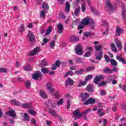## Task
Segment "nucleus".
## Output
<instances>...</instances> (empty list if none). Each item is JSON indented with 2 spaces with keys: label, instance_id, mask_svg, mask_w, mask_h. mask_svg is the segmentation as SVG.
<instances>
[{
  "label": "nucleus",
  "instance_id": "obj_1",
  "mask_svg": "<svg viewBox=\"0 0 126 126\" xmlns=\"http://www.w3.org/2000/svg\"><path fill=\"white\" fill-rule=\"evenodd\" d=\"M94 49L95 51H97L95 53L96 60L101 61L102 58H103V52L101 51L102 50V45L95 46Z\"/></svg>",
  "mask_w": 126,
  "mask_h": 126
},
{
  "label": "nucleus",
  "instance_id": "obj_2",
  "mask_svg": "<svg viewBox=\"0 0 126 126\" xmlns=\"http://www.w3.org/2000/svg\"><path fill=\"white\" fill-rule=\"evenodd\" d=\"M91 111V109H87L86 111H84L82 113H80L77 111H74L73 112V116L76 118H84L85 120H87V117H86V115L88 113H89Z\"/></svg>",
  "mask_w": 126,
  "mask_h": 126
},
{
  "label": "nucleus",
  "instance_id": "obj_3",
  "mask_svg": "<svg viewBox=\"0 0 126 126\" xmlns=\"http://www.w3.org/2000/svg\"><path fill=\"white\" fill-rule=\"evenodd\" d=\"M82 24L84 25H88L90 24H94V22L93 19L89 18V17H86L82 20Z\"/></svg>",
  "mask_w": 126,
  "mask_h": 126
},
{
  "label": "nucleus",
  "instance_id": "obj_4",
  "mask_svg": "<svg viewBox=\"0 0 126 126\" xmlns=\"http://www.w3.org/2000/svg\"><path fill=\"white\" fill-rule=\"evenodd\" d=\"M40 51L41 47L37 46L33 49L32 52H30L29 54V56H30V57H33V56H35V55H38Z\"/></svg>",
  "mask_w": 126,
  "mask_h": 126
},
{
  "label": "nucleus",
  "instance_id": "obj_5",
  "mask_svg": "<svg viewBox=\"0 0 126 126\" xmlns=\"http://www.w3.org/2000/svg\"><path fill=\"white\" fill-rule=\"evenodd\" d=\"M75 51L76 54L80 56L83 54V51H82V45L81 44H78L75 48Z\"/></svg>",
  "mask_w": 126,
  "mask_h": 126
},
{
  "label": "nucleus",
  "instance_id": "obj_6",
  "mask_svg": "<svg viewBox=\"0 0 126 126\" xmlns=\"http://www.w3.org/2000/svg\"><path fill=\"white\" fill-rule=\"evenodd\" d=\"M43 74H42V73L40 71H36L35 72H34V74H32V77L33 79H35V80H37L38 78H41L42 77Z\"/></svg>",
  "mask_w": 126,
  "mask_h": 126
},
{
  "label": "nucleus",
  "instance_id": "obj_7",
  "mask_svg": "<svg viewBox=\"0 0 126 126\" xmlns=\"http://www.w3.org/2000/svg\"><path fill=\"white\" fill-rule=\"evenodd\" d=\"M103 78H105V76L103 75H96L94 79V82L95 84H98L99 81H100L101 79H103Z\"/></svg>",
  "mask_w": 126,
  "mask_h": 126
},
{
  "label": "nucleus",
  "instance_id": "obj_8",
  "mask_svg": "<svg viewBox=\"0 0 126 126\" xmlns=\"http://www.w3.org/2000/svg\"><path fill=\"white\" fill-rule=\"evenodd\" d=\"M106 8H108L110 11H115V9L114 7H113V5H112V3H111V1H110V0H106Z\"/></svg>",
  "mask_w": 126,
  "mask_h": 126
},
{
  "label": "nucleus",
  "instance_id": "obj_9",
  "mask_svg": "<svg viewBox=\"0 0 126 126\" xmlns=\"http://www.w3.org/2000/svg\"><path fill=\"white\" fill-rule=\"evenodd\" d=\"M82 102H86V100L90 97V95L87 93H82L80 94Z\"/></svg>",
  "mask_w": 126,
  "mask_h": 126
},
{
  "label": "nucleus",
  "instance_id": "obj_10",
  "mask_svg": "<svg viewBox=\"0 0 126 126\" xmlns=\"http://www.w3.org/2000/svg\"><path fill=\"white\" fill-rule=\"evenodd\" d=\"M73 84H74V81L70 78H67V80L65 81V86H73Z\"/></svg>",
  "mask_w": 126,
  "mask_h": 126
},
{
  "label": "nucleus",
  "instance_id": "obj_11",
  "mask_svg": "<svg viewBox=\"0 0 126 126\" xmlns=\"http://www.w3.org/2000/svg\"><path fill=\"white\" fill-rule=\"evenodd\" d=\"M28 37L31 42H34V41H35V36H34V34L32 31L29 32L28 33Z\"/></svg>",
  "mask_w": 126,
  "mask_h": 126
},
{
  "label": "nucleus",
  "instance_id": "obj_12",
  "mask_svg": "<svg viewBox=\"0 0 126 126\" xmlns=\"http://www.w3.org/2000/svg\"><path fill=\"white\" fill-rule=\"evenodd\" d=\"M46 87L47 90L49 91L50 93H53L55 90V88L53 87V84H52V83H48L46 85Z\"/></svg>",
  "mask_w": 126,
  "mask_h": 126
},
{
  "label": "nucleus",
  "instance_id": "obj_13",
  "mask_svg": "<svg viewBox=\"0 0 126 126\" xmlns=\"http://www.w3.org/2000/svg\"><path fill=\"white\" fill-rule=\"evenodd\" d=\"M63 31V25L61 23H59L57 25V32L58 34H62Z\"/></svg>",
  "mask_w": 126,
  "mask_h": 126
},
{
  "label": "nucleus",
  "instance_id": "obj_14",
  "mask_svg": "<svg viewBox=\"0 0 126 126\" xmlns=\"http://www.w3.org/2000/svg\"><path fill=\"white\" fill-rule=\"evenodd\" d=\"M79 40V38L74 35H71L69 39V41L71 42V43H76V42H77Z\"/></svg>",
  "mask_w": 126,
  "mask_h": 126
},
{
  "label": "nucleus",
  "instance_id": "obj_15",
  "mask_svg": "<svg viewBox=\"0 0 126 126\" xmlns=\"http://www.w3.org/2000/svg\"><path fill=\"white\" fill-rule=\"evenodd\" d=\"M95 103H96V100L92 97H90L88 100L84 102V104L85 105H89V104H95Z\"/></svg>",
  "mask_w": 126,
  "mask_h": 126
},
{
  "label": "nucleus",
  "instance_id": "obj_16",
  "mask_svg": "<svg viewBox=\"0 0 126 126\" xmlns=\"http://www.w3.org/2000/svg\"><path fill=\"white\" fill-rule=\"evenodd\" d=\"M115 43L119 50H120V51H122V48H123V44H122L121 41L118 40V39H115Z\"/></svg>",
  "mask_w": 126,
  "mask_h": 126
},
{
  "label": "nucleus",
  "instance_id": "obj_17",
  "mask_svg": "<svg viewBox=\"0 0 126 126\" xmlns=\"http://www.w3.org/2000/svg\"><path fill=\"white\" fill-rule=\"evenodd\" d=\"M5 114L7 116L12 117V118H15V117H16V113H15V111L13 110L6 112Z\"/></svg>",
  "mask_w": 126,
  "mask_h": 126
},
{
  "label": "nucleus",
  "instance_id": "obj_18",
  "mask_svg": "<svg viewBox=\"0 0 126 126\" xmlns=\"http://www.w3.org/2000/svg\"><path fill=\"white\" fill-rule=\"evenodd\" d=\"M116 36H120L121 34H123L124 33V30L123 29L121 28L120 27H117L116 28Z\"/></svg>",
  "mask_w": 126,
  "mask_h": 126
},
{
  "label": "nucleus",
  "instance_id": "obj_19",
  "mask_svg": "<svg viewBox=\"0 0 126 126\" xmlns=\"http://www.w3.org/2000/svg\"><path fill=\"white\" fill-rule=\"evenodd\" d=\"M116 59L119 61V62H120L121 63H122L124 64H126V59L124 58H122V56H116Z\"/></svg>",
  "mask_w": 126,
  "mask_h": 126
},
{
  "label": "nucleus",
  "instance_id": "obj_20",
  "mask_svg": "<svg viewBox=\"0 0 126 126\" xmlns=\"http://www.w3.org/2000/svg\"><path fill=\"white\" fill-rule=\"evenodd\" d=\"M11 103L13 104L15 106H20L21 105V103L19 101H17L16 99H11L10 100Z\"/></svg>",
  "mask_w": 126,
  "mask_h": 126
},
{
  "label": "nucleus",
  "instance_id": "obj_21",
  "mask_svg": "<svg viewBox=\"0 0 126 126\" xmlns=\"http://www.w3.org/2000/svg\"><path fill=\"white\" fill-rule=\"evenodd\" d=\"M70 10V4H69V2L68 1L66 2V6L65 8V12L66 13H68Z\"/></svg>",
  "mask_w": 126,
  "mask_h": 126
},
{
  "label": "nucleus",
  "instance_id": "obj_22",
  "mask_svg": "<svg viewBox=\"0 0 126 126\" xmlns=\"http://www.w3.org/2000/svg\"><path fill=\"white\" fill-rule=\"evenodd\" d=\"M103 72H104V73H107L108 74H110L111 73H113L114 71H113V70L107 67L103 69Z\"/></svg>",
  "mask_w": 126,
  "mask_h": 126
},
{
  "label": "nucleus",
  "instance_id": "obj_23",
  "mask_svg": "<svg viewBox=\"0 0 126 126\" xmlns=\"http://www.w3.org/2000/svg\"><path fill=\"white\" fill-rule=\"evenodd\" d=\"M49 112L53 117H59V116H58V114H57V112H56V111L53 109L49 108Z\"/></svg>",
  "mask_w": 126,
  "mask_h": 126
},
{
  "label": "nucleus",
  "instance_id": "obj_24",
  "mask_svg": "<svg viewBox=\"0 0 126 126\" xmlns=\"http://www.w3.org/2000/svg\"><path fill=\"white\" fill-rule=\"evenodd\" d=\"M45 105L47 107H51V108H55V105L52 103L51 100H49L48 101H46Z\"/></svg>",
  "mask_w": 126,
  "mask_h": 126
},
{
  "label": "nucleus",
  "instance_id": "obj_25",
  "mask_svg": "<svg viewBox=\"0 0 126 126\" xmlns=\"http://www.w3.org/2000/svg\"><path fill=\"white\" fill-rule=\"evenodd\" d=\"M39 94L41 96V97H42V98H47L48 96H47V94H46V93H45V92H44V91L41 90L39 91Z\"/></svg>",
  "mask_w": 126,
  "mask_h": 126
},
{
  "label": "nucleus",
  "instance_id": "obj_26",
  "mask_svg": "<svg viewBox=\"0 0 126 126\" xmlns=\"http://www.w3.org/2000/svg\"><path fill=\"white\" fill-rule=\"evenodd\" d=\"M86 90L88 92L92 93V92H93V88H92V85H88L86 87Z\"/></svg>",
  "mask_w": 126,
  "mask_h": 126
},
{
  "label": "nucleus",
  "instance_id": "obj_27",
  "mask_svg": "<svg viewBox=\"0 0 126 126\" xmlns=\"http://www.w3.org/2000/svg\"><path fill=\"white\" fill-rule=\"evenodd\" d=\"M97 114L99 117H103L105 115V113L103 112V109H99L97 110Z\"/></svg>",
  "mask_w": 126,
  "mask_h": 126
},
{
  "label": "nucleus",
  "instance_id": "obj_28",
  "mask_svg": "<svg viewBox=\"0 0 126 126\" xmlns=\"http://www.w3.org/2000/svg\"><path fill=\"white\" fill-rule=\"evenodd\" d=\"M86 83H87V82L82 81L80 80V82L78 84V87H81L82 86H85V85H86Z\"/></svg>",
  "mask_w": 126,
  "mask_h": 126
},
{
  "label": "nucleus",
  "instance_id": "obj_29",
  "mask_svg": "<svg viewBox=\"0 0 126 126\" xmlns=\"http://www.w3.org/2000/svg\"><path fill=\"white\" fill-rule=\"evenodd\" d=\"M22 108H28L29 109L31 107V103H23L22 104Z\"/></svg>",
  "mask_w": 126,
  "mask_h": 126
},
{
  "label": "nucleus",
  "instance_id": "obj_30",
  "mask_svg": "<svg viewBox=\"0 0 126 126\" xmlns=\"http://www.w3.org/2000/svg\"><path fill=\"white\" fill-rule=\"evenodd\" d=\"M40 18H43V19L46 18V12H45V11L43 10L40 12Z\"/></svg>",
  "mask_w": 126,
  "mask_h": 126
},
{
  "label": "nucleus",
  "instance_id": "obj_31",
  "mask_svg": "<svg viewBox=\"0 0 126 126\" xmlns=\"http://www.w3.org/2000/svg\"><path fill=\"white\" fill-rule=\"evenodd\" d=\"M84 72V69H80L79 70H77L75 72V74H77V75H80L82 74Z\"/></svg>",
  "mask_w": 126,
  "mask_h": 126
},
{
  "label": "nucleus",
  "instance_id": "obj_32",
  "mask_svg": "<svg viewBox=\"0 0 126 126\" xmlns=\"http://www.w3.org/2000/svg\"><path fill=\"white\" fill-rule=\"evenodd\" d=\"M79 13H80V7L79 6L77 8L75 9L74 15H75V16H77Z\"/></svg>",
  "mask_w": 126,
  "mask_h": 126
},
{
  "label": "nucleus",
  "instance_id": "obj_33",
  "mask_svg": "<svg viewBox=\"0 0 126 126\" xmlns=\"http://www.w3.org/2000/svg\"><path fill=\"white\" fill-rule=\"evenodd\" d=\"M91 10L92 12H93V13H94V14L95 15H99V14H100V13H99V12H98L97 11L95 10L94 9V8H93V7H91Z\"/></svg>",
  "mask_w": 126,
  "mask_h": 126
},
{
  "label": "nucleus",
  "instance_id": "obj_34",
  "mask_svg": "<svg viewBox=\"0 0 126 126\" xmlns=\"http://www.w3.org/2000/svg\"><path fill=\"white\" fill-rule=\"evenodd\" d=\"M110 63L112 66H117V65H118V63H117V61L114 59H112L110 61Z\"/></svg>",
  "mask_w": 126,
  "mask_h": 126
},
{
  "label": "nucleus",
  "instance_id": "obj_35",
  "mask_svg": "<svg viewBox=\"0 0 126 126\" xmlns=\"http://www.w3.org/2000/svg\"><path fill=\"white\" fill-rule=\"evenodd\" d=\"M53 31V27L52 26H49L48 28V29L46 31V35H49Z\"/></svg>",
  "mask_w": 126,
  "mask_h": 126
},
{
  "label": "nucleus",
  "instance_id": "obj_36",
  "mask_svg": "<svg viewBox=\"0 0 126 126\" xmlns=\"http://www.w3.org/2000/svg\"><path fill=\"white\" fill-rule=\"evenodd\" d=\"M82 12H85L86 11V3H83L82 4Z\"/></svg>",
  "mask_w": 126,
  "mask_h": 126
},
{
  "label": "nucleus",
  "instance_id": "obj_37",
  "mask_svg": "<svg viewBox=\"0 0 126 126\" xmlns=\"http://www.w3.org/2000/svg\"><path fill=\"white\" fill-rule=\"evenodd\" d=\"M41 65L42 66H46L48 65V63H47V61L45 59H43L41 61V62L40 63Z\"/></svg>",
  "mask_w": 126,
  "mask_h": 126
},
{
  "label": "nucleus",
  "instance_id": "obj_38",
  "mask_svg": "<svg viewBox=\"0 0 126 126\" xmlns=\"http://www.w3.org/2000/svg\"><path fill=\"white\" fill-rule=\"evenodd\" d=\"M25 86L27 89H29V88L31 87V82H30L29 81H27L25 82Z\"/></svg>",
  "mask_w": 126,
  "mask_h": 126
},
{
  "label": "nucleus",
  "instance_id": "obj_39",
  "mask_svg": "<svg viewBox=\"0 0 126 126\" xmlns=\"http://www.w3.org/2000/svg\"><path fill=\"white\" fill-rule=\"evenodd\" d=\"M111 47L112 49V51L114 52V53H117V48L116 47L115 43H111Z\"/></svg>",
  "mask_w": 126,
  "mask_h": 126
},
{
  "label": "nucleus",
  "instance_id": "obj_40",
  "mask_svg": "<svg viewBox=\"0 0 126 126\" xmlns=\"http://www.w3.org/2000/svg\"><path fill=\"white\" fill-rule=\"evenodd\" d=\"M42 6L43 9H49V6L48 5V4L45 2L42 3Z\"/></svg>",
  "mask_w": 126,
  "mask_h": 126
},
{
  "label": "nucleus",
  "instance_id": "obj_41",
  "mask_svg": "<svg viewBox=\"0 0 126 126\" xmlns=\"http://www.w3.org/2000/svg\"><path fill=\"white\" fill-rule=\"evenodd\" d=\"M24 70H26L27 71H31L32 68H31V66L30 65L28 66H24Z\"/></svg>",
  "mask_w": 126,
  "mask_h": 126
},
{
  "label": "nucleus",
  "instance_id": "obj_42",
  "mask_svg": "<svg viewBox=\"0 0 126 126\" xmlns=\"http://www.w3.org/2000/svg\"><path fill=\"white\" fill-rule=\"evenodd\" d=\"M75 62L77 63H83V61L80 58H77L75 60Z\"/></svg>",
  "mask_w": 126,
  "mask_h": 126
},
{
  "label": "nucleus",
  "instance_id": "obj_43",
  "mask_svg": "<svg viewBox=\"0 0 126 126\" xmlns=\"http://www.w3.org/2000/svg\"><path fill=\"white\" fill-rule=\"evenodd\" d=\"M0 72H2V73H6V72H7V69L6 68L0 67Z\"/></svg>",
  "mask_w": 126,
  "mask_h": 126
},
{
  "label": "nucleus",
  "instance_id": "obj_44",
  "mask_svg": "<svg viewBox=\"0 0 126 126\" xmlns=\"http://www.w3.org/2000/svg\"><path fill=\"white\" fill-rule=\"evenodd\" d=\"M24 120L29 121V115L27 113L24 114Z\"/></svg>",
  "mask_w": 126,
  "mask_h": 126
},
{
  "label": "nucleus",
  "instance_id": "obj_45",
  "mask_svg": "<svg viewBox=\"0 0 126 126\" xmlns=\"http://www.w3.org/2000/svg\"><path fill=\"white\" fill-rule=\"evenodd\" d=\"M25 31V28H24V25H21L20 27L19 28V32H23V31Z\"/></svg>",
  "mask_w": 126,
  "mask_h": 126
},
{
  "label": "nucleus",
  "instance_id": "obj_46",
  "mask_svg": "<svg viewBox=\"0 0 126 126\" xmlns=\"http://www.w3.org/2000/svg\"><path fill=\"white\" fill-rule=\"evenodd\" d=\"M92 77H93V75H89L85 78V81H88V80H90V79H92Z\"/></svg>",
  "mask_w": 126,
  "mask_h": 126
},
{
  "label": "nucleus",
  "instance_id": "obj_47",
  "mask_svg": "<svg viewBox=\"0 0 126 126\" xmlns=\"http://www.w3.org/2000/svg\"><path fill=\"white\" fill-rule=\"evenodd\" d=\"M55 46H56V41L52 40L50 43V47L51 49H54Z\"/></svg>",
  "mask_w": 126,
  "mask_h": 126
},
{
  "label": "nucleus",
  "instance_id": "obj_48",
  "mask_svg": "<svg viewBox=\"0 0 126 126\" xmlns=\"http://www.w3.org/2000/svg\"><path fill=\"white\" fill-rule=\"evenodd\" d=\"M95 68V67L94 66H91L90 67H88L86 68V71H91V70H93Z\"/></svg>",
  "mask_w": 126,
  "mask_h": 126
},
{
  "label": "nucleus",
  "instance_id": "obj_49",
  "mask_svg": "<svg viewBox=\"0 0 126 126\" xmlns=\"http://www.w3.org/2000/svg\"><path fill=\"white\" fill-rule=\"evenodd\" d=\"M28 112L31 115H32V116H35L36 115V111L32 109L31 110H28Z\"/></svg>",
  "mask_w": 126,
  "mask_h": 126
},
{
  "label": "nucleus",
  "instance_id": "obj_50",
  "mask_svg": "<svg viewBox=\"0 0 126 126\" xmlns=\"http://www.w3.org/2000/svg\"><path fill=\"white\" fill-rule=\"evenodd\" d=\"M63 98H62L61 100H60L59 101L57 102V106H61V105H63Z\"/></svg>",
  "mask_w": 126,
  "mask_h": 126
},
{
  "label": "nucleus",
  "instance_id": "obj_51",
  "mask_svg": "<svg viewBox=\"0 0 126 126\" xmlns=\"http://www.w3.org/2000/svg\"><path fill=\"white\" fill-rule=\"evenodd\" d=\"M106 84H107V82H106L105 81H102L98 84V87H100V86H105V85H106Z\"/></svg>",
  "mask_w": 126,
  "mask_h": 126
},
{
  "label": "nucleus",
  "instance_id": "obj_52",
  "mask_svg": "<svg viewBox=\"0 0 126 126\" xmlns=\"http://www.w3.org/2000/svg\"><path fill=\"white\" fill-rule=\"evenodd\" d=\"M49 72V71L48 70V69L46 68H41V72H42V73H48V72Z\"/></svg>",
  "mask_w": 126,
  "mask_h": 126
},
{
  "label": "nucleus",
  "instance_id": "obj_53",
  "mask_svg": "<svg viewBox=\"0 0 126 126\" xmlns=\"http://www.w3.org/2000/svg\"><path fill=\"white\" fill-rule=\"evenodd\" d=\"M104 59L106 63H110V58L107 55H104Z\"/></svg>",
  "mask_w": 126,
  "mask_h": 126
},
{
  "label": "nucleus",
  "instance_id": "obj_54",
  "mask_svg": "<svg viewBox=\"0 0 126 126\" xmlns=\"http://www.w3.org/2000/svg\"><path fill=\"white\" fill-rule=\"evenodd\" d=\"M101 25H102V26H104V27H107V26H108V23H107V22H106V21L103 20L102 22V23H101Z\"/></svg>",
  "mask_w": 126,
  "mask_h": 126
},
{
  "label": "nucleus",
  "instance_id": "obj_55",
  "mask_svg": "<svg viewBox=\"0 0 126 126\" xmlns=\"http://www.w3.org/2000/svg\"><path fill=\"white\" fill-rule=\"evenodd\" d=\"M84 27V25L82 24V22H81V23L78 26V29L79 30V29H82Z\"/></svg>",
  "mask_w": 126,
  "mask_h": 126
},
{
  "label": "nucleus",
  "instance_id": "obj_56",
  "mask_svg": "<svg viewBox=\"0 0 126 126\" xmlns=\"http://www.w3.org/2000/svg\"><path fill=\"white\" fill-rule=\"evenodd\" d=\"M60 64H61V62H60L59 60H57V61H56L55 65H56L57 67H60Z\"/></svg>",
  "mask_w": 126,
  "mask_h": 126
},
{
  "label": "nucleus",
  "instance_id": "obj_57",
  "mask_svg": "<svg viewBox=\"0 0 126 126\" xmlns=\"http://www.w3.org/2000/svg\"><path fill=\"white\" fill-rule=\"evenodd\" d=\"M91 35V32H85L84 33V36H85V37H88V36H90Z\"/></svg>",
  "mask_w": 126,
  "mask_h": 126
},
{
  "label": "nucleus",
  "instance_id": "obj_58",
  "mask_svg": "<svg viewBox=\"0 0 126 126\" xmlns=\"http://www.w3.org/2000/svg\"><path fill=\"white\" fill-rule=\"evenodd\" d=\"M91 54V53L89 51H87V52H86V53L84 55V57H86V58L88 57H90V54Z\"/></svg>",
  "mask_w": 126,
  "mask_h": 126
},
{
  "label": "nucleus",
  "instance_id": "obj_59",
  "mask_svg": "<svg viewBox=\"0 0 126 126\" xmlns=\"http://www.w3.org/2000/svg\"><path fill=\"white\" fill-rule=\"evenodd\" d=\"M100 95L101 96H104L106 95V92L105 91V90H102L100 91Z\"/></svg>",
  "mask_w": 126,
  "mask_h": 126
},
{
  "label": "nucleus",
  "instance_id": "obj_60",
  "mask_svg": "<svg viewBox=\"0 0 126 126\" xmlns=\"http://www.w3.org/2000/svg\"><path fill=\"white\" fill-rule=\"evenodd\" d=\"M32 124H33V126H36V120L34 119H31Z\"/></svg>",
  "mask_w": 126,
  "mask_h": 126
},
{
  "label": "nucleus",
  "instance_id": "obj_61",
  "mask_svg": "<svg viewBox=\"0 0 126 126\" xmlns=\"http://www.w3.org/2000/svg\"><path fill=\"white\" fill-rule=\"evenodd\" d=\"M67 109H69L70 108V102L69 100H67Z\"/></svg>",
  "mask_w": 126,
  "mask_h": 126
},
{
  "label": "nucleus",
  "instance_id": "obj_62",
  "mask_svg": "<svg viewBox=\"0 0 126 126\" xmlns=\"http://www.w3.org/2000/svg\"><path fill=\"white\" fill-rule=\"evenodd\" d=\"M54 95H55V97H56V98L60 97V93H59V92H56Z\"/></svg>",
  "mask_w": 126,
  "mask_h": 126
},
{
  "label": "nucleus",
  "instance_id": "obj_63",
  "mask_svg": "<svg viewBox=\"0 0 126 126\" xmlns=\"http://www.w3.org/2000/svg\"><path fill=\"white\" fill-rule=\"evenodd\" d=\"M68 62L69 64H70L71 65H72V64H73V61H72V60L68 59Z\"/></svg>",
  "mask_w": 126,
  "mask_h": 126
},
{
  "label": "nucleus",
  "instance_id": "obj_64",
  "mask_svg": "<svg viewBox=\"0 0 126 126\" xmlns=\"http://www.w3.org/2000/svg\"><path fill=\"white\" fill-rule=\"evenodd\" d=\"M122 90L124 92H126V85H124L122 87Z\"/></svg>",
  "mask_w": 126,
  "mask_h": 126
}]
</instances>
